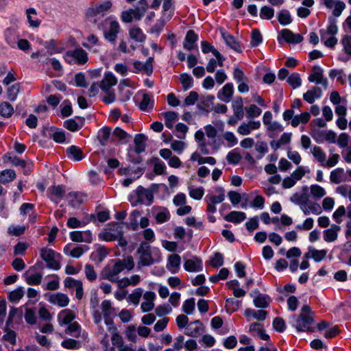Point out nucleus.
I'll use <instances>...</instances> for the list:
<instances>
[{
	"instance_id": "31",
	"label": "nucleus",
	"mask_w": 351,
	"mask_h": 351,
	"mask_svg": "<svg viewBox=\"0 0 351 351\" xmlns=\"http://www.w3.org/2000/svg\"><path fill=\"white\" fill-rule=\"evenodd\" d=\"M214 99L215 97L213 95L204 97L200 103L197 105L198 108L208 113L210 111V106L213 104Z\"/></svg>"
},
{
	"instance_id": "48",
	"label": "nucleus",
	"mask_w": 351,
	"mask_h": 351,
	"mask_svg": "<svg viewBox=\"0 0 351 351\" xmlns=\"http://www.w3.org/2000/svg\"><path fill=\"white\" fill-rule=\"evenodd\" d=\"M180 82L182 85V88L184 90L190 88L193 85V78L186 73H182L180 75Z\"/></svg>"
},
{
	"instance_id": "38",
	"label": "nucleus",
	"mask_w": 351,
	"mask_h": 351,
	"mask_svg": "<svg viewBox=\"0 0 351 351\" xmlns=\"http://www.w3.org/2000/svg\"><path fill=\"white\" fill-rule=\"evenodd\" d=\"M111 133V129L109 127H104L101 129L97 134V138L100 144L103 146L106 145Z\"/></svg>"
},
{
	"instance_id": "23",
	"label": "nucleus",
	"mask_w": 351,
	"mask_h": 351,
	"mask_svg": "<svg viewBox=\"0 0 351 351\" xmlns=\"http://www.w3.org/2000/svg\"><path fill=\"white\" fill-rule=\"evenodd\" d=\"M232 106L234 111V114L236 118L238 120L242 119L244 117L243 103L242 98L241 97H237L235 100L233 101Z\"/></svg>"
},
{
	"instance_id": "14",
	"label": "nucleus",
	"mask_w": 351,
	"mask_h": 351,
	"mask_svg": "<svg viewBox=\"0 0 351 351\" xmlns=\"http://www.w3.org/2000/svg\"><path fill=\"white\" fill-rule=\"evenodd\" d=\"M184 269L190 272L199 271L202 270V260L194 256L192 259H187L184 264Z\"/></svg>"
},
{
	"instance_id": "22",
	"label": "nucleus",
	"mask_w": 351,
	"mask_h": 351,
	"mask_svg": "<svg viewBox=\"0 0 351 351\" xmlns=\"http://www.w3.org/2000/svg\"><path fill=\"white\" fill-rule=\"evenodd\" d=\"M26 14L29 27L37 28L40 26L41 21L38 19L37 12L34 8H30L27 9Z\"/></svg>"
},
{
	"instance_id": "27",
	"label": "nucleus",
	"mask_w": 351,
	"mask_h": 351,
	"mask_svg": "<svg viewBox=\"0 0 351 351\" xmlns=\"http://www.w3.org/2000/svg\"><path fill=\"white\" fill-rule=\"evenodd\" d=\"M68 157L76 161H80L84 158V154L82 149L75 146L72 145L66 150Z\"/></svg>"
},
{
	"instance_id": "6",
	"label": "nucleus",
	"mask_w": 351,
	"mask_h": 351,
	"mask_svg": "<svg viewBox=\"0 0 351 351\" xmlns=\"http://www.w3.org/2000/svg\"><path fill=\"white\" fill-rule=\"evenodd\" d=\"M337 26L335 23H330L326 29H321L319 31L322 42L324 44H337V38L335 34L337 32Z\"/></svg>"
},
{
	"instance_id": "2",
	"label": "nucleus",
	"mask_w": 351,
	"mask_h": 351,
	"mask_svg": "<svg viewBox=\"0 0 351 351\" xmlns=\"http://www.w3.org/2000/svg\"><path fill=\"white\" fill-rule=\"evenodd\" d=\"M157 189L158 185L155 184L152 185V189H145L142 186H138L135 191L137 199L135 202L132 203V205L136 206L138 204L151 205L154 199L153 191Z\"/></svg>"
},
{
	"instance_id": "46",
	"label": "nucleus",
	"mask_w": 351,
	"mask_h": 351,
	"mask_svg": "<svg viewBox=\"0 0 351 351\" xmlns=\"http://www.w3.org/2000/svg\"><path fill=\"white\" fill-rule=\"evenodd\" d=\"M311 256L316 262H319L323 260L326 256L327 251L325 250H318L312 247H310Z\"/></svg>"
},
{
	"instance_id": "53",
	"label": "nucleus",
	"mask_w": 351,
	"mask_h": 351,
	"mask_svg": "<svg viewBox=\"0 0 351 351\" xmlns=\"http://www.w3.org/2000/svg\"><path fill=\"white\" fill-rule=\"evenodd\" d=\"M311 193L313 197L321 198L326 195L325 190L320 186L314 184L311 186Z\"/></svg>"
},
{
	"instance_id": "64",
	"label": "nucleus",
	"mask_w": 351,
	"mask_h": 351,
	"mask_svg": "<svg viewBox=\"0 0 351 351\" xmlns=\"http://www.w3.org/2000/svg\"><path fill=\"white\" fill-rule=\"evenodd\" d=\"M180 256L177 254H171L169 256V264L171 267L178 268L180 265Z\"/></svg>"
},
{
	"instance_id": "12",
	"label": "nucleus",
	"mask_w": 351,
	"mask_h": 351,
	"mask_svg": "<svg viewBox=\"0 0 351 351\" xmlns=\"http://www.w3.org/2000/svg\"><path fill=\"white\" fill-rule=\"evenodd\" d=\"M154 58L152 57H149L145 64H143L140 61L134 62V69L133 72L138 73L141 71H143L147 75H150L153 72V62Z\"/></svg>"
},
{
	"instance_id": "5",
	"label": "nucleus",
	"mask_w": 351,
	"mask_h": 351,
	"mask_svg": "<svg viewBox=\"0 0 351 351\" xmlns=\"http://www.w3.org/2000/svg\"><path fill=\"white\" fill-rule=\"evenodd\" d=\"M41 258L47 263V267L50 269L58 270L60 268V263L56 259V256L60 257V254H56L51 249L42 248L40 250Z\"/></svg>"
},
{
	"instance_id": "43",
	"label": "nucleus",
	"mask_w": 351,
	"mask_h": 351,
	"mask_svg": "<svg viewBox=\"0 0 351 351\" xmlns=\"http://www.w3.org/2000/svg\"><path fill=\"white\" fill-rule=\"evenodd\" d=\"M147 8V5H143L141 6L136 7L134 9H131L132 15L133 16V19L139 21L144 16L146 12Z\"/></svg>"
},
{
	"instance_id": "28",
	"label": "nucleus",
	"mask_w": 351,
	"mask_h": 351,
	"mask_svg": "<svg viewBox=\"0 0 351 351\" xmlns=\"http://www.w3.org/2000/svg\"><path fill=\"white\" fill-rule=\"evenodd\" d=\"M165 119V125L171 129L173 126V122L178 119V114L173 111L165 112L160 114Z\"/></svg>"
},
{
	"instance_id": "29",
	"label": "nucleus",
	"mask_w": 351,
	"mask_h": 351,
	"mask_svg": "<svg viewBox=\"0 0 351 351\" xmlns=\"http://www.w3.org/2000/svg\"><path fill=\"white\" fill-rule=\"evenodd\" d=\"M261 326H262L261 324L254 322L250 326V332H256L261 339L267 341L269 339V336L265 333L264 330L260 328Z\"/></svg>"
},
{
	"instance_id": "51",
	"label": "nucleus",
	"mask_w": 351,
	"mask_h": 351,
	"mask_svg": "<svg viewBox=\"0 0 351 351\" xmlns=\"http://www.w3.org/2000/svg\"><path fill=\"white\" fill-rule=\"evenodd\" d=\"M308 199V198L305 193L300 195L295 193L290 197L291 202L299 206H301L303 203H305Z\"/></svg>"
},
{
	"instance_id": "7",
	"label": "nucleus",
	"mask_w": 351,
	"mask_h": 351,
	"mask_svg": "<svg viewBox=\"0 0 351 351\" xmlns=\"http://www.w3.org/2000/svg\"><path fill=\"white\" fill-rule=\"evenodd\" d=\"M112 0H108L97 3L88 8L86 11V15L90 17L96 16L98 15L104 16L105 13L112 8Z\"/></svg>"
},
{
	"instance_id": "26",
	"label": "nucleus",
	"mask_w": 351,
	"mask_h": 351,
	"mask_svg": "<svg viewBox=\"0 0 351 351\" xmlns=\"http://www.w3.org/2000/svg\"><path fill=\"white\" fill-rule=\"evenodd\" d=\"M82 195L78 192H71L66 195L69 204L73 208L79 207L82 203Z\"/></svg>"
},
{
	"instance_id": "25",
	"label": "nucleus",
	"mask_w": 351,
	"mask_h": 351,
	"mask_svg": "<svg viewBox=\"0 0 351 351\" xmlns=\"http://www.w3.org/2000/svg\"><path fill=\"white\" fill-rule=\"evenodd\" d=\"M245 218V213L239 211H231L224 217L226 221L232 223H241L244 221Z\"/></svg>"
},
{
	"instance_id": "63",
	"label": "nucleus",
	"mask_w": 351,
	"mask_h": 351,
	"mask_svg": "<svg viewBox=\"0 0 351 351\" xmlns=\"http://www.w3.org/2000/svg\"><path fill=\"white\" fill-rule=\"evenodd\" d=\"M223 258L222 254L219 252H216L213 258L210 261V265L213 267H218L223 265Z\"/></svg>"
},
{
	"instance_id": "52",
	"label": "nucleus",
	"mask_w": 351,
	"mask_h": 351,
	"mask_svg": "<svg viewBox=\"0 0 351 351\" xmlns=\"http://www.w3.org/2000/svg\"><path fill=\"white\" fill-rule=\"evenodd\" d=\"M313 156L319 162L323 164L326 160V154L321 147L315 146L312 152Z\"/></svg>"
},
{
	"instance_id": "54",
	"label": "nucleus",
	"mask_w": 351,
	"mask_h": 351,
	"mask_svg": "<svg viewBox=\"0 0 351 351\" xmlns=\"http://www.w3.org/2000/svg\"><path fill=\"white\" fill-rule=\"evenodd\" d=\"M195 299L186 300L182 306V311L186 314H191L195 309Z\"/></svg>"
},
{
	"instance_id": "57",
	"label": "nucleus",
	"mask_w": 351,
	"mask_h": 351,
	"mask_svg": "<svg viewBox=\"0 0 351 351\" xmlns=\"http://www.w3.org/2000/svg\"><path fill=\"white\" fill-rule=\"evenodd\" d=\"M85 275L86 278L90 281L95 280L97 276L93 266L90 264L85 266Z\"/></svg>"
},
{
	"instance_id": "58",
	"label": "nucleus",
	"mask_w": 351,
	"mask_h": 351,
	"mask_svg": "<svg viewBox=\"0 0 351 351\" xmlns=\"http://www.w3.org/2000/svg\"><path fill=\"white\" fill-rule=\"evenodd\" d=\"M274 328L279 332H282L285 330V323L282 317H276L273 321Z\"/></svg>"
},
{
	"instance_id": "47",
	"label": "nucleus",
	"mask_w": 351,
	"mask_h": 351,
	"mask_svg": "<svg viewBox=\"0 0 351 351\" xmlns=\"http://www.w3.org/2000/svg\"><path fill=\"white\" fill-rule=\"evenodd\" d=\"M287 82L293 87V88H296L300 86L302 84L300 76L297 73H293L290 75L287 78Z\"/></svg>"
},
{
	"instance_id": "8",
	"label": "nucleus",
	"mask_w": 351,
	"mask_h": 351,
	"mask_svg": "<svg viewBox=\"0 0 351 351\" xmlns=\"http://www.w3.org/2000/svg\"><path fill=\"white\" fill-rule=\"evenodd\" d=\"M106 21H109V25L104 31V35L107 41L113 43L117 38V35L120 30V25L118 21L113 20L111 18L107 19Z\"/></svg>"
},
{
	"instance_id": "50",
	"label": "nucleus",
	"mask_w": 351,
	"mask_h": 351,
	"mask_svg": "<svg viewBox=\"0 0 351 351\" xmlns=\"http://www.w3.org/2000/svg\"><path fill=\"white\" fill-rule=\"evenodd\" d=\"M343 173V169L341 168H337L332 171L330 173V179L331 182L335 184H339L341 182V176Z\"/></svg>"
},
{
	"instance_id": "33",
	"label": "nucleus",
	"mask_w": 351,
	"mask_h": 351,
	"mask_svg": "<svg viewBox=\"0 0 351 351\" xmlns=\"http://www.w3.org/2000/svg\"><path fill=\"white\" fill-rule=\"evenodd\" d=\"M14 113V108L13 106L7 101H3L0 104V115L9 118Z\"/></svg>"
},
{
	"instance_id": "49",
	"label": "nucleus",
	"mask_w": 351,
	"mask_h": 351,
	"mask_svg": "<svg viewBox=\"0 0 351 351\" xmlns=\"http://www.w3.org/2000/svg\"><path fill=\"white\" fill-rule=\"evenodd\" d=\"M245 110L249 119L258 117L262 112L261 109L255 104L250 105V107L245 108Z\"/></svg>"
},
{
	"instance_id": "55",
	"label": "nucleus",
	"mask_w": 351,
	"mask_h": 351,
	"mask_svg": "<svg viewBox=\"0 0 351 351\" xmlns=\"http://www.w3.org/2000/svg\"><path fill=\"white\" fill-rule=\"evenodd\" d=\"M311 134L316 142L322 143L324 141V140H325L326 130H313Z\"/></svg>"
},
{
	"instance_id": "30",
	"label": "nucleus",
	"mask_w": 351,
	"mask_h": 351,
	"mask_svg": "<svg viewBox=\"0 0 351 351\" xmlns=\"http://www.w3.org/2000/svg\"><path fill=\"white\" fill-rule=\"evenodd\" d=\"M62 320L60 322L61 325L69 324L74 318L75 315L70 309H64L58 315V319Z\"/></svg>"
},
{
	"instance_id": "56",
	"label": "nucleus",
	"mask_w": 351,
	"mask_h": 351,
	"mask_svg": "<svg viewBox=\"0 0 351 351\" xmlns=\"http://www.w3.org/2000/svg\"><path fill=\"white\" fill-rule=\"evenodd\" d=\"M43 276L36 273L26 278V282L29 285H38L40 284Z\"/></svg>"
},
{
	"instance_id": "44",
	"label": "nucleus",
	"mask_w": 351,
	"mask_h": 351,
	"mask_svg": "<svg viewBox=\"0 0 351 351\" xmlns=\"http://www.w3.org/2000/svg\"><path fill=\"white\" fill-rule=\"evenodd\" d=\"M24 295V290L23 287H19L16 289L10 292L8 298L10 302H18Z\"/></svg>"
},
{
	"instance_id": "1",
	"label": "nucleus",
	"mask_w": 351,
	"mask_h": 351,
	"mask_svg": "<svg viewBox=\"0 0 351 351\" xmlns=\"http://www.w3.org/2000/svg\"><path fill=\"white\" fill-rule=\"evenodd\" d=\"M293 326L298 331L313 332L315 330L313 313L309 305H304L298 316L293 315Z\"/></svg>"
},
{
	"instance_id": "21",
	"label": "nucleus",
	"mask_w": 351,
	"mask_h": 351,
	"mask_svg": "<svg viewBox=\"0 0 351 351\" xmlns=\"http://www.w3.org/2000/svg\"><path fill=\"white\" fill-rule=\"evenodd\" d=\"M341 230L339 226L332 224L330 228L324 231V239L326 242H332L337 240L338 232Z\"/></svg>"
},
{
	"instance_id": "9",
	"label": "nucleus",
	"mask_w": 351,
	"mask_h": 351,
	"mask_svg": "<svg viewBox=\"0 0 351 351\" xmlns=\"http://www.w3.org/2000/svg\"><path fill=\"white\" fill-rule=\"evenodd\" d=\"M278 39L283 40L288 44H298L303 41V37L300 34H295L289 29H283L279 32Z\"/></svg>"
},
{
	"instance_id": "35",
	"label": "nucleus",
	"mask_w": 351,
	"mask_h": 351,
	"mask_svg": "<svg viewBox=\"0 0 351 351\" xmlns=\"http://www.w3.org/2000/svg\"><path fill=\"white\" fill-rule=\"evenodd\" d=\"M53 45H46L44 49L38 50L36 52H34L31 54V58L33 59L38 58L40 57H48L53 53L52 49Z\"/></svg>"
},
{
	"instance_id": "45",
	"label": "nucleus",
	"mask_w": 351,
	"mask_h": 351,
	"mask_svg": "<svg viewBox=\"0 0 351 351\" xmlns=\"http://www.w3.org/2000/svg\"><path fill=\"white\" fill-rule=\"evenodd\" d=\"M274 16V8L264 5L261 8L260 10V17L262 19L269 20L272 19Z\"/></svg>"
},
{
	"instance_id": "11",
	"label": "nucleus",
	"mask_w": 351,
	"mask_h": 351,
	"mask_svg": "<svg viewBox=\"0 0 351 351\" xmlns=\"http://www.w3.org/2000/svg\"><path fill=\"white\" fill-rule=\"evenodd\" d=\"M66 56L72 58L77 64H84L88 61L87 53L82 48L66 51Z\"/></svg>"
},
{
	"instance_id": "41",
	"label": "nucleus",
	"mask_w": 351,
	"mask_h": 351,
	"mask_svg": "<svg viewBox=\"0 0 351 351\" xmlns=\"http://www.w3.org/2000/svg\"><path fill=\"white\" fill-rule=\"evenodd\" d=\"M20 84L18 83L14 84L8 88L7 97L10 101H13L16 99L17 95L20 92Z\"/></svg>"
},
{
	"instance_id": "36",
	"label": "nucleus",
	"mask_w": 351,
	"mask_h": 351,
	"mask_svg": "<svg viewBox=\"0 0 351 351\" xmlns=\"http://www.w3.org/2000/svg\"><path fill=\"white\" fill-rule=\"evenodd\" d=\"M245 315L247 317L252 315L256 319L259 321H263L265 319L267 315V312L264 310L254 311L247 308L245 311Z\"/></svg>"
},
{
	"instance_id": "37",
	"label": "nucleus",
	"mask_w": 351,
	"mask_h": 351,
	"mask_svg": "<svg viewBox=\"0 0 351 351\" xmlns=\"http://www.w3.org/2000/svg\"><path fill=\"white\" fill-rule=\"evenodd\" d=\"M278 20L282 25H287L292 22L291 14L287 10H282L278 12Z\"/></svg>"
},
{
	"instance_id": "39",
	"label": "nucleus",
	"mask_w": 351,
	"mask_h": 351,
	"mask_svg": "<svg viewBox=\"0 0 351 351\" xmlns=\"http://www.w3.org/2000/svg\"><path fill=\"white\" fill-rule=\"evenodd\" d=\"M311 115L308 112H305L300 115L295 116L291 120V125L297 127L300 123H306L310 119Z\"/></svg>"
},
{
	"instance_id": "17",
	"label": "nucleus",
	"mask_w": 351,
	"mask_h": 351,
	"mask_svg": "<svg viewBox=\"0 0 351 351\" xmlns=\"http://www.w3.org/2000/svg\"><path fill=\"white\" fill-rule=\"evenodd\" d=\"M117 83V78L110 73H106L104 78L101 80L99 87L104 91H110L112 86Z\"/></svg>"
},
{
	"instance_id": "18",
	"label": "nucleus",
	"mask_w": 351,
	"mask_h": 351,
	"mask_svg": "<svg viewBox=\"0 0 351 351\" xmlns=\"http://www.w3.org/2000/svg\"><path fill=\"white\" fill-rule=\"evenodd\" d=\"M43 135L53 138L57 143H63L66 140L64 131L54 128H51L49 130L48 134L43 132Z\"/></svg>"
},
{
	"instance_id": "15",
	"label": "nucleus",
	"mask_w": 351,
	"mask_h": 351,
	"mask_svg": "<svg viewBox=\"0 0 351 351\" xmlns=\"http://www.w3.org/2000/svg\"><path fill=\"white\" fill-rule=\"evenodd\" d=\"M49 301L51 304H58L60 307H64L69 304V299L64 293H56L49 295Z\"/></svg>"
},
{
	"instance_id": "24",
	"label": "nucleus",
	"mask_w": 351,
	"mask_h": 351,
	"mask_svg": "<svg viewBox=\"0 0 351 351\" xmlns=\"http://www.w3.org/2000/svg\"><path fill=\"white\" fill-rule=\"evenodd\" d=\"M130 38L137 43H143L145 40V35L142 29L138 27H132L129 31Z\"/></svg>"
},
{
	"instance_id": "34",
	"label": "nucleus",
	"mask_w": 351,
	"mask_h": 351,
	"mask_svg": "<svg viewBox=\"0 0 351 351\" xmlns=\"http://www.w3.org/2000/svg\"><path fill=\"white\" fill-rule=\"evenodd\" d=\"M141 215V213L138 210H134L130 215L128 223H126L125 225L128 228H131L133 230H136L138 228V222L137 218Z\"/></svg>"
},
{
	"instance_id": "13",
	"label": "nucleus",
	"mask_w": 351,
	"mask_h": 351,
	"mask_svg": "<svg viewBox=\"0 0 351 351\" xmlns=\"http://www.w3.org/2000/svg\"><path fill=\"white\" fill-rule=\"evenodd\" d=\"M65 193L62 185L51 186L47 189V195L53 202L58 203L57 200L62 199Z\"/></svg>"
},
{
	"instance_id": "59",
	"label": "nucleus",
	"mask_w": 351,
	"mask_h": 351,
	"mask_svg": "<svg viewBox=\"0 0 351 351\" xmlns=\"http://www.w3.org/2000/svg\"><path fill=\"white\" fill-rule=\"evenodd\" d=\"M345 8H346L345 3L343 2L342 1L337 0V1L336 2V3L334 6L332 14L335 17H339L341 14L342 12L344 10Z\"/></svg>"
},
{
	"instance_id": "20",
	"label": "nucleus",
	"mask_w": 351,
	"mask_h": 351,
	"mask_svg": "<svg viewBox=\"0 0 351 351\" xmlns=\"http://www.w3.org/2000/svg\"><path fill=\"white\" fill-rule=\"evenodd\" d=\"M147 141V137L143 134H138L135 136L134 142V151L136 154H141L145 151L146 144L145 142Z\"/></svg>"
},
{
	"instance_id": "19",
	"label": "nucleus",
	"mask_w": 351,
	"mask_h": 351,
	"mask_svg": "<svg viewBox=\"0 0 351 351\" xmlns=\"http://www.w3.org/2000/svg\"><path fill=\"white\" fill-rule=\"evenodd\" d=\"M234 88L231 83H228L222 88L221 90L218 93L217 97L225 102H229L233 95Z\"/></svg>"
},
{
	"instance_id": "16",
	"label": "nucleus",
	"mask_w": 351,
	"mask_h": 351,
	"mask_svg": "<svg viewBox=\"0 0 351 351\" xmlns=\"http://www.w3.org/2000/svg\"><path fill=\"white\" fill-rule=\"evenodd\" d=\"M202 324L199 320L191 322L185 329V334L190 337H197L202 332Z\"/></svg>"
},
{
	"instance_id": "4",
	"label": "nucleus",
	"mask_w": 351,
	"mask_h": 351,
	"mask_svg": "<svg viewBox=\"0 0 351 351\" xmlns=\"http://www.w3.org/2000/svg\"><path fill=\"white\" fill-rule=\"evenodd\" d=\"M136 252L140 255V260L138 262L139 267L149 266L154 264V260L152 255L151 247L148 243L142 242Z\"/></svg>"
},
{
	"instance_id": "40",
	"label": "nucleus",
	"mask_w": 351,
	"mask_h": 351,
	"mask_svg": "<svg viewBox=\"0 0 351 351\" xmlns=\"http://www.w3.org/2000/svg\"><path fill=\"white\" fill-rule=\"evenodd\" d=\"M268 300H269V296L263 294H258V295L254 298V304L257 308H266L269 304Z\"/></svg>"
},
{
	"instance_id": "62",
	"label": "nucleus",
	"mask_w": 351,
	"mask_h": 351,
	"mask_svg": "<svg viewBox=\"0 0 351 351\" xmlns=\"http://www.w3.org/2000/svg\"><path fill=\"white\" fill-rule=\"evenodd\" d=\"M313 70H317V71H315L308 77V80L311 82H316V83L317 84L319 80L323 77L322 70L318 66H315L313 68Z\"/></svg>"
},
{
	"instance_id": "32",
	"label": "nucleus",
	"mask_w": 351,
	"mask_h": 351,
	"mask_svg": "<svg viewBox=\"0 0 351 351\" xmlns=\"http://www.w3.org/2000/svg\"><path fill=\"white\" fill-rule=\"evenodd\" d=\"M16 178L15 171L12 169H5L0 173V182L2 184L8 183Z\"/></svg>"
},
{
	"instance_id": "3",
	"label": "nucleus",
	"mask_w": 351,
	"mask_h": 351,
	"mask_svg": "<svg viewBox=\"0 0 351 351\" xmlns=\"http://www.w3.org/2000/svg\"><path fill=\"white\" fill-rule=\"evenodd\" d=\"M124 270L123 261L117 259L112 267L106 265L101 271L100 276L102 279L108 280L110 282L117 281V275Z\"/></svg>"
},
{
	"instance_id": "60",
	"label": "nucleus",
	"mask_w": 351,
	"mask_h": 351,
	"mask_svg": "<svg viewBox=\"0 0 351 351\" xmlns=\"http://www.w3.org/2000/svg\"><path fill=\"white\" fill-rule=\"evenodd\" d=\"M233 77L238 83H240L241 82H247V78L244 75L243 71L239 67H236L234 69Z\"/></svg>"
},
{
	"instance_id": "10",
	"label": "nucleus",
	"mask_w": 351,
	"mask_h": 351,
	"mask_svg": "<svg viewBox=\"0 0 351 351\" xmlns=\"http://www.w3.org/2000/svg\"><path fill=\"white\" fill-rule=\"evenodd\" d=\"M108 226L109 227V230L113 231L114 232H106L103 234H100L99 237L106 241H115L119 238V230L122 229V228L120 226V223H109Z\"/></svg>"
},
{
	"instance_id": "42",
	"label": "nucleus",
	"mask_w": 351,
	"mask_h": 351,
	"mask_svg": "<svg viewBox=\"0 0 351 351\" xmlns=\"http://www.w3.org/2000/svg\"><path fill=\"white\" fill-rule=\"evenodd\" d=\"M148 107L150 109L154 108V101L151 99L148 94L144 93L142 101L139 104V108L143 111H145L147 110Z\"/></svg>"
},
{
	"instance_id": "61",
	"label": "nucleus",
	"mask_w": 351,
	"mask_h": 351,
	"mask_svg": "<svg viewBox=\"0 0 351 351\" xmlns=\"http://www.w3.org/2000/svg\"><path fill=\"white\" fill-rule=\"evenodd\" d=\"M198 40L197 34L193 30H189L185 36V44H195Z\"/></svg>"
}]
</instances>
